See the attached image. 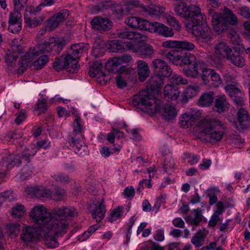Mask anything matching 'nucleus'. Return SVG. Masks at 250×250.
<instances>
[{"mask_svg":"<svg viewBox=\"0 0 250 250\" xmlns=\"http://www.w3.org/2000/svg\"><path fill=\"white\" fill-rule=\"evenodd\" d=\"M54 68L57 71L65 69L70 73H75L78 70V60L70 54H67L64 57L58 59L53 64Z\"/></svg>","mask_w":250,"mask_h":250,"instance_id":"obj_10","label":"nucleus"},{"mask_svg":"<svg viewBox=\"0 0 250 250\" xmlns=\"http://www.w3.org/2000/svg\"><path fill=\"white\" fill-rule=\"evenodd\" d=\"M90 212L93 219L99 222L104 218L106 209L103 204V199L100 202L93 203L89 206Z\"/></svg>","mask_w":250,"mask_h":250,"instance_id":"obj_18","label":"nucleus"},{"mask_svg":"<svg viewBox=\"0 0 250 250\" xmlns=\"http://www.w3.org/2000/svg\"><path fill=\"white\" fill-rule=\"evenodd\" d=\"M42 210L49 214L48 225L55 236L66 233L69 226L68 221L77 215V212L72 207H62L54 209L51 212L47 211L43 206H38Z\"/></svg>","mask_w":250,"mask_h":250,"instance_id":"obj_5","label":"nucleus"},{"mask_svg":"<svg viewBox=\"0 0 250 250\" xmlns=\"http://www.w3.org/2000/svg\"><path fill=\"white\" fill-rule=\"evenodd\" d=\"M116 35L119 38L134 40L137 42L144 41L145 38V37L141 33L130 31L126 28L118 30L116 32Z\"/></svg>","mask_w":250,"mask_h":250,"instance_id":"obj_21","label":"nucleus"},{"mask_svg":"<svg viewBox=\"0 0 250 250\" xmlns=\"http://www.w3.org/2000/svg\"><path fill=\"white\" fill-rule=\"evenodd\" d=\"M233 48L235 51L234 52L230 53L229 55L227 60H230V62L234 65L241 67L245 64V59L240 55L238 52L236 51L237 46H240V40H239V44L234 45Z\"/></svg>","mask_w":250,"mask_h":250,"instance_id":"obj_25","label":"nucleus"},{"mask_svg":"<svg viewBox=\"0 0 250 250\" xmlns=\"http://www.w3.org/2000/svg\"><path fill=\"white\" fill-rule=\"evenodd\" d=\"M37 153L35 148H31V149L25 147L20 153L12 157L10 154L7 155L9 156V166L11 168L14 167H19L22 163H29L30 158L34 156Z\"/></svg>","mask_w":250,"mask_h":250,"instance_id":"obj_11","label":"nucleus"},{"mask_svg":"<svg viewBox=\"0 0 250 250\" xmlns=\"http://www.w3.org/2000/svg\"><path fill=\"white\" fill-rule=\"evenodd\" d=\"M35 106V111L38 112V116H40L46 112L47 110L46 100L43 97L42 95L38 99V102Z\"/></svg>","mask_w":250,"mask_h":250,"instance_id":"obj_36","label":"nucleus"},{"mask_svg":"<svg viewBox=\"0 0 250 250\" xmlns=\"http://www.w3.org/2000/svg\"><path fill=\"white\" fill-rule=\"evenodd\" d=\"M123 209L122 207H119L112 211L108 218L109 221L112 223L121 218L123 214Z\"/></svg>","mask_w":250,"mask_h":250,"instance_id":"obj_44","label":"nucleus"},{"mask_svg":"<svg viewBox=\"0 0 250 250\" xmlns=\"http://www.w3.org/2000/svg\"><path fill=\"white\" fill-rule=\"evenodd\" d=\"M6 226L11 234H13L16 236L20 232V225L19 223H9Z\"/></svg>","mask_w":250,"mask_h":250,"instance_id":"obj_50","label":"nucleus"},{"mask_svg":"<svg viewBox=\"0 0 250 250\" xmlns=\"http://www.w3.org/2000/svg\"><path fill=\"white\" fill-rule=\"evenodd\" d=\"M164 96L166 98L171 100H176L179 96V89L172 85H167L164 89Z\"/></svg>","mask_w":250,"mask_h":250,"instance_id":"obj_28","label":"nucleus"},{"mask_svg":"<svg viewBox=\"0 0 250 250\" xmlns=\"http://www.w3.org/2000/svg\"><path fill=\"white\" fill-rule=\"evenodd\" d=\"M140 55L144 59H150L154 55V50L151 46L146 45L141 48Z\"/></svg>","mask_w":250,"mask_h":250,"instance_id":"obj_39","label":"nucleus"},{"mask_svg":"<svg viewBox=\"0 0 250 250\" xmlns=\"http://www.w3.org/2000/svg\"><path fill=\"white\" fill-rule=\"evenodd\" d=\"M164 56L173 64L183 66V72L187 77L195 78L199 76L202 61L197 59L194 55L173 50L165 53Z\"/></svg>","mask_w":250,"mask_h":250,"instance_id":"obj_4","label":"nucleus"},{"mask_svg":"<svg viewBox=\"0 0 250 250\" xmlns=\"http://www.w3.org/2000/svg\"><path fill=\"white\" fill-rule=\"evenodd\" d=\"M199 90V87L197 85L188 86L182 95V101L184 102L196 96Z\"/></svg>","mask_w":250,"mask_h":250,"instance_id":"obj_34","label":"nucleus"},{"mask_svg":"<svg viewBox=\"0 0 250 250\" xmlns=\"http://www.w3.org/2000/svg\"><path fill=\"white\" fill-rule=\"evenodd\" d=\"M167 20L171 26H173L177 29L180 28L181 26L179 24V21L175 17L169 16L167 17Z\"/></svg>","mask_w":250,"mask_h":250,"instance_id":"obj_64","label":"nucleus"},{"mask_svg":"<svg viewBox=\"0 0 250 250\" xmlns=\"http://www.w3.org/2000/svg\"><path fill=\"white\" fill-rule=\"evenodd\" d=\"M133 105L151 116L160 111L161 102L154 98L148 90H142L134 97Z\"/></svg>","mask_w":250,"mask_h":250,"instance_id":"obj_8","label":"nucleus"},{"mask_svg":"<svg viewBox=\"0 0 250 250\" xmlns=\"http://www.w3.org/2000/svg\"><path fill=\"white\" fill-rule=\"evenodd\" d=\"M141 9L145 16L151 17L159 16L163 13L165 11V9L163 7L153 3L149 4L147 7L145 5H141Z\"/></svg>","mask_w":250,"mask_h":250,"instance_id":"obj_23","label":"nucleus"},{"mask_svg":"<svg viewBox=\"0 0 250 250\" xmlns=\"http://www.w3.org/2000/svg\"><path fill=\"white\" fill-rule=\"evenodd\" d=\"M175 164L172 160L166 159L164 164L163 168L166 172H171Z\"/></svg>","mask_w":250,"mask_h":250,"instance_id":"obj_58","label":"nucleus"},{"mask_svg":"<svg viewBox=\"0 0 250 250\" xmlns=\"http://www.w3.org/2000/svg\"><path fill=\"white\" fill-rule=\"evenodd\" d=\"M30 216L37 226H27L23 228L21 239L25 243L33 242L42 237H44L45 244L48 247H57L59 244L50 227L48 225L49 214L37 206L32 209Z\"/></svg>","mask_w":250,"mask_h":250,"instance_id":"obj_2","label":"nucleus"},{"mask_svg":"<svg viewBox=\"0 0 250 250\" xmlns=\"http://www.w3.org/2000/svg\"><path fill=\"white\" fill-rule=\"evenodd\" d=\"M103 66V64L99 61L93 62L91 66H90L89 71L90 76L99 79L103 78L104 80H105L106 75L102 71Z\"/></svg>","mask_w":250,"mask_h":250,"instance_id":"obj_26","label":"nucleus"},{"mask_svg":"<svg viewBox=\"0 0 250 250\" xmlns=\"http://www.w3.org/2000/svg\"><path fill=\"white\" fill-rule=\"evenodd\" d=\"M26 191L28 194L32 198H51L52 196V193L50 190L41 187L28 188Z\"/></svg>","mask_w":250,"mask_h":250,"instance_id":"obj_22","label":"nucleus"},{"mask_svg":"<svg viewBox=\"0 0 250 250\" xmlns=\"http://www.w3.org/2000/svg\"><path fill=\"white\" fill-rule=\"evenodd\" d=\"M207 235L205 229L199 230L195 235L192 237L191 243L195 246L196 248H199L202 246L205 242V238Z\"/></svg>","mask_w":250,"mask_h":250,"instance_id":"obj_31","label":"nucleus"},{"mask_svg":"<svg viewBox=\"0 0 250 250\" xmlns=\"http://www.w3.org/2000/svg\"><path fill=\"white\" fill-rule=\"evenodd\" d=\"M148 31L165 37H171L174 35L172 28L158 22H150Z\"/></svg>","mask_w":250,"mask_h":250,"instance_id":"obj_14","label":"nucleus"},{"mask_svg":"<svg viewBox=\"0 0 250 250\" xmlns=\"http://www.w3.org/2000/svg\"><path fill=\"white\" fill-rule=\"evenodd\" d=\"M232 101L237 104L239 105H242L244 103L243 98L242 96V93L240 92V93L234 95V96L230 97Z\"/></svg>","mask_w":250,"mask_h":250,"instance_id":"obj_62","label":"nucleus"},{"mask_svg":"<svg viewBox=\"0 0 250 250\" xmlns=\"http://www.w3.org/2000/svg\"><path fill=\"white\" fill-rule=\"evenodd\" d=\"M200 127L205 134V140L207 142L215 143L223 139L225 127L222 122L216 119H203L200 121Z\"/></svg>","mask_w":250,"mask_h":250,"instance_id":"obj_7","label":"nucleus"},{"mask_svg":"<svg viewBox=\"0 0 250 250\" xmlns=\"http://www.w3.org/2000/svg\"><path fill=\"white\" fill-rule=\"evenodd\" d=\"M171 82L175 84H187L188 81L183 78L181 75L174 74L171 77Z\"/></svg>","mask_w":250,"mask_h":250,"instance_id":"obj_51","label":"nucleus"},{"mask_svg":"<svg viewBox=\"0 0 250 250\" xmlns=\"http://www.w3.org/2000/svg\"><path fill=\"white\" fill-rule=\"evenodd\" d=\"M66 44V41L63 38L52 37L42 43L38 44L36 47L30 49L22 56L21 64L29 62L33 60V57L38 56L40 54L49 53L54 51L56 54H60Z\"/></svg>","mask_w":250,"mask_h":250,"instance_id":"obj_6","label":"nucleus"},{"mask_svg":"<svg viewBox=\"0 0 250 250\" xmlns=\"http://www.w3.org/2000/svg\"><path fill=\"white\" fill-rule=\"evenodd\" d=\"M208 15L211 17L214 30L218 34H221L225 31H227L230 42L234 45L239 44V38L236 32L229 28L230 25H236L238 20L236 16L228 9L225 7L223 13H217L212 8L208 10Z\"/></svg>","mask_w":250,"mask_h":250,"instance_id":"obj_3","label":"nucleus"},{"mask_svg":"<svg viewBox=\"0 0 250 250\" xmlns=\"http://www.w3.org/2000/svg\"><path fill=\"white\" fill-rule=\"evenodd\" d=\"M195 46L194 44L189 41L186 40L178 41V48L187 51H191L194 49Z\"/></svg>","mask_w":250,"mask_h":250,"instance_id":"obj_40","label":"nucleus"},{"mask_svg":"<svg viewBox=\"0 0 250 250\" xmlns=\"http://www.w3.org/2000/svg\"><path fill=\"white\" fill-rule=\"evenodd\" d=\"M118 75L116 78V85L119 88H123L126 86L127 83L126 81L120 76L121 74H118Z\"/></svg>","mask_w":250,"mask_h":250,"instance_id":"obj_63","label":"nucleus"},{"mask_svg":"<svg viewBox=\"0 0 250 250\" xmlns=\"http://www.w3.org/2000/svg\"><path fill=\"white\" fill-rule=\"evenodd\" d=\"M177 116V111L174 105L167 104L165 105L162 113V117L167 121L174 119Z\"/></svg>","mask_w":250,"mask_h":250,"instance_id":"obj_29","label":"nucleus"},{"mask_svg":"<svg viewBox=\"0 0 250 250\" xmlns=\"http://www.w3.org/2000/svg\"><path fill=\"white\" fill-rule=\"evenodd\" d=\"M210 81H208L209 85H212L214 87H218L222 83V80L219 74H218L214 70L211 74L210 77Z\"/></svg>","mask_w":250,"mask_h":250,"instance_id":"obj_43","label":"nucleus"},{"mask_svg":"<svg viewBox=\"0 0 250 250\" xmlns=\"http://www.w3.org/2000/svg\"><path fill=\"white\" fill-rule=\"evenodd\" d=\"M109 45V48L112 52H123L125 50L123 42L119 40L112 41Z\"/></svg>","mask_w":250,"mask_h":250,"instance_id":"obj_38","label":"nucleus"},{"mask_svg":"<svg viewBox=\"0 0 250 250\" xmlns=\"http://www.w3.org/2000/svg\"><path fill=\"white\" fill-rule=\"evenodd\" d=\"M215 53L218 58L216 59L215 57L212 58V64L218 68H221L223 66L222 60L228 58L232 50L227 43L223 41H220L214 47Z\"/></svg>","mask_w":250,"mask_h":250,"instance_id":"obj_12","label":"nucleus"},{"mask_svg":"<svg viewBox=\"0 0 250 250\" xmlns=\"http://www.w3.org/2000/svg\"><path fill=\"white\" fill-rule=\"evenodd\" d=\"M193 212L195 213L194 218L190 216H188L185 217V219L187 223L190 224L191 225L197 226L202 221L203 215H202L200 209H193Z\"/></svg>","mask_w":250,"mask_h":250,"instance_id":"obj_33","label":"nucleus"},{"mask_svg":"<svg viewBox=\"0 0 250 250\" xmlns=\"http://www.w3.org/2000/svg\"><path fill=\"white\" fill-rule=\"evenodd\" d=\"M18 54V52L9 51V53L5 54V60L8 65L12 66L17 61L19 57Z\"/></svg>","mask_w":250,"mask_h":250,"instance_id":"obj_45","label":"nucleus"},{"mask_svg":"<svg viewBox=\"0 0 250 250\" xmlns=\"http://www.w3.org/2000/svg\"><path fill=\"white\" fill-rule=\"evenodd\" d=\"M21 22H9L8 30L13 33H18L21 29Z\"/></svg>","mask_w":250,"mask_h":250,"instance_id":"obj_55","label":"nucleus"},{"mask_svg":"<svg viewBox=\"0 0 250 250\" xmlns=\"http://www.w3.org/2000/svg\"><path fill=\"white\" fill-rule=\"evenodd\" d=\"M229 108V104L225 95L217 97L215 100L214 111L222 113L226 112Z\"/></svg>","mask_w":250,"mask_h":250,"instance_id":"obj_24","label":"nucleus"},{"mask_svg":"<svg viewBox=\"0 0 250 250\" xmlns=\"http://www.w3.org/2000/svg\"><path fill=\"white\" fill-rule=\"evenodd\" d=\"M213 100V93L212 92L207 93L202 95L199 100V104L203 106H208Z\"/></svg>","mask_w":250,"mask_h":250,"instance_id":"obj_37","label":"nucleus"},{"mask_svg":"<svg viewBox=\"0 0 250 250\" xmlns=\"http://www.w3.org/2000/svg\"><path fill=\"white\" fill-rule=\"evenodd\" d=\"M138 74L139 81H145L149 76L150 70L147 63L143 61L139 60L137 62Z\"/></svg>","mask_w":250,"mask_h":250,"instance_id":"obj_27","label":"nucleus"},{"mask_svg":"<svg viewBox=\"0 0 250 250\" xmlns=\"http://www.w3.org/2000/svg\"><path fill=\"white\" fill-rule=\"evenodd\" d=\"M178 41H167L162 43V46L167 48H178Z\"/></svg>","mask_w":250,"mask_h":250,"instance_id":"obj_60","label":"nucleus"},{"mask_svg":"<svg viewBox=\"0 0 250 250\" xmlns=\"http://www.w3.org/2000/svg\"><path fill=\"white\" fill-rule=\"evenodd\" d=\"M131 60V56L128 54H124L120 57L114 58L106 62L105 69L109 72L122 74L125 70V66L123 64L129 62Z\"/></svg>","mask_w":250,"mask_h":250,"instance_id":"obj_9","label":"nucleus"},{"mask_svg":"<svg viewBox=\"0 0 250 250\" xmlns=\"http://www.w3.org/2000/svg\"><path fill=\"white\" fill-rule=\"evenodd\" d=\"M237 120L239 123L240 125L242 128H245L247 125L245 122L249 121V116L247 111L244 108H241L238 110L236 113Z\"/></svg>","mask_w":250,"mask_h":250,"instance_id":"obj_35","label":"nucleus"},{"mask_svg":"<svg viewBox=\"0 0 250 250\" xmlns=\"http://www.w3.org/2000/svg\"><path fill=\"white\" fill-rule=\"evenodd\" d=\"M151 68L154 75L169 77L172 75V70L167 62L162 59L153 60L150 64Z\"/></svg>","mask_w":250,"mask_h":250,"instance_id":"obj_13","label":"nucleus"},{"mask_svg":"<svg viewBox=\"0 0 250 250\" xmlns=\"http://www.w3.org/2000/svg\"><path fill=\"white\" fill-rule=\"evenodd\" d=\"M53 177L56 181L61 183H68L70 181L69 177L67 175L61 172L54 174Z\"/></svg>","mask_w":250,"mask_h":250,"instance_id":"obj_52","label":"nucleus"},{"mask_svg":"<svg viewBox=\"0 0 250 250\" xmlns=\"http://www.w3.org/2000/svg\"><path fill=\"white\" fill-rule=\"evenodd\" d=\"M21 14L18 10H14L9 16V22L17 23L21 22Z\"/></svg>","mask_w":250,"mask_h":250,"instance_id":"obj_53","label":"nucleus"},{"mask_svg":"<svg viewBox=\"0 0 250 250\" xmlns=\"http://www.w3.org/2000/svg\"><path fill=\"white\" fill-rule=\"evenodd\" d=\"M202 71V74L201 75V77L202 80H203L204 83L205 84L207 85L209 84V82L208 80V78L209 77H210L211 74L213 73L214 71V70L211 69H208L207 68L204 67V63L202 62V68L201 69Z\"/></svg>","mask_w":250,"mask_h":250,"instance_id":"obj_47","label":"nucleus"},{"mask_svg":"<svg viewBox=\"0 0 250 250\" xmlns=\"http://www.w3.org/2000/svg\"><path fill=\"white\" fill-rule=\"evenodd\" d=\"M24 207L21 204H17L12 208L11 215L14 218H20L24 213Z\"/></svg>","mask_w":250,"mask_h":250,"instance_id":"obj_42","label":"nucleus"},{"mask_svg":"<svg viewBox=\"0 0 250 250\" xmlns=\"http://www.w3.org/2000/svg\"><path fill=\"white\" fill-rule=\"evenodd\" d=\"M201 115L197 110H190L181 116L179 119L180 124L185 128H188L193 125L196 121L198 120Z\"/></svg>","mask_w":250,"mask_h":250,"instance_id":"obj_16","label":"nucleus"},{"mask_svg":"<svg viewBox=\"0 0 250 250\" xmlns=\"http://www.w3.org/2000/svg\"><path fill=\"white\" fill-rule=\"evenodd\" d=\"M238 13L245 19H250V8L247 6H242L238 9Z\"/></svg>","mask_w":250,"mask_h":250,"instance_id":"obj_54","label":"nucleus"},{"mask_svg":"<svg viewBox=\"0 0 250 250\" xmlns=\"http://www.w3.org/2000/svg\"><path fill=\"white\" fill-rule=\"evenodd\" d=\"M32 168L26 172L25 168L22 169V172L20 174L19 178L21 181L26 180L28 177H30L33 173Z\"/></svg>","mask_w":250,"mask_h":250,"instance_id":"obj_61","label":"nucleus"},{"mask_svg":"<svg viewBox=\"0 0 250 250\" xmlns=\"http://www.w3.org/2000/svg\"><path fill=\"white\" fill-rule=\"evenodd\" d=\"M83 132L82 122L80 118H77L74 121V129L72 135L69 136H80L83 135Z\"/></svg>","mask_w":250,"mask_h":250,"instance_id":"obj_41","label":"nucleus"},{"mask_svg":"<svg viewBox=\"0 0 250 250\" xmlns=\"http://www.w3.org/2000/svg\"><path fill=\"white\" fill-rule=\"evenodd\" d=\"M92 28L95 30L104 31L110 30L112 27V22L108 19L96 17L91 21Z\"/></svg>","mask_w":250,"mask_h":250,"instance_id":"obj_20","label":"nucleus"},{"mask_svg":"<svg viewBox=\"0 0 250 250\" xmlns=\"http://www.w3.org/2000/svg\"><path fill=\"white\" fill-rule=\"evenodd\" d=\"M48 60L49 59L47 55H42L34 62V66L36 69H41L48 62Z\"/></svg>","mask_w":250,"mask_h":250,"instance_id":"obj_46","label":"nucleus"},{"mask_svg":"<svg viewBox=\"0 0 250 250\" xmlns=\"http://www.w3.org/2000/svg\"><path fill=\"white\" fill-rule=\"evenodd\" d=\"M164 77L154 75L148 80V84L152 90L158 91L164 84Z\"/></svg>","mask_w":250,"mask_h":250,"instance_id":"obj_32","label":"nucleus"},{"mask_svg":"<svg viewBox=\"0 0 250 250\" xmlns=\"http://www.w3.org/2000/svg\"><path fill=\"white\" fill-rule=\"evenodd\" d=\"M83 135L80 136H69L67 142L70 147H72L75 152L79 155H82L87 152V146L82 144Z\"/></svg>","mask_w":250,"mask_h":250,"instance_id":"obj_17","label":"nucleus"},{"mask_svg":"<svg viewBox=\"0 0 250 250\" xmlns=\"http://www.w3.org/2000/svg\"><path fill=\"white\" fill-rule=\"evenodd\" d=\"M174 12L176 15L191 22L188 26L199 43H208L212 40L211 30L205 21V16L201 13L199 6L193 4L187 5L180 2L174 5Z\"/></svg>","mask_w":250,"mask_h":250,"instance_id":"obj_1","label":"nucleus"},{"mask_svg":"<svg viewBox=\"0 0 250 250\" xmlns=\"http://www.w3.org/2000/svg\"><path fill=\"white\" fill-rule=\"evenodd\" d=\"M11 50L20 53L22 52V46L18 42L17 39H14L10 43Z\"/></svg>","mask_w":250,"mask_h":250,"instance_id":"obj_56","label":"nucleus"},{"mask_svg":"<svg viewBox=\"0 0 250 250\" xmlns=\"http://www.w3.org/2000/svg\"><path fill=\"white\" fill-rule=\"evenodd\" d=\"M24 20L25 22L30 27H35L40 23V21L37 20H32L28 14H24Z\"/></svg>","mask_w":250,"mask_h":250,"instance_id":"obj_57","label":"nucleus"},{"mask_svg":"<svg viewBox=\"0 0 250 250\" xmlns=\"http://www.w3.org/2000/svg\"><path fill=\"white\" fill-rule=\"evenodd\" d=\"M9 165V156L6 154L0 160V170L6 171L11 169Z\"/></svg>","mask_w":250,"mask_h":250,"instance_id":"obj_49","label":"nucleus"},{"mask_svg":"<svg viewBox=\"0 0 250 250\" xmlns=\"http://www.w3.org/2000/svg\"><path fill=\"white\" fill-rule=\"evenodd\" d=\"M125 23L132 28L148 31L150 22L141 18L131 17L125 19Z\"/></svg>","mask_w":250,"mask_h":250,"instance_id":"obj_19","label":"nucleus"},{"mask_svg":"<svg viewBox=\"0 0 250 250\" xmlns=\"http://www.w3.org/2000/svg\"><path fill=\"white\" fill-rule=\"evenodd\" d=\"M65 194L64 190L60 188L55 189V193L53 195V199L59 201L63 199Z\"/></svg>","mask_w":250,"mask_h":250,"instance_id":"obj_59","label":"nucleus"},{"mask_svg":"<svg viewBox=\"0 0 250 250\" xmlns=\"http://www.w3.org/2000/svg\"><path fill=\"white\" fill-rule=\"evenodd\" d=\"M88 48V45L84 43L72 45L71 47V54L73 56L72 57L77 60V58H79L82 54L87 51Z\"/></svg>","mask_w":250,"mask_h":250,"instance_id":"obj_30","label":"nucleus"},{"mask_svg":"<svg viewBox=\"0 0 250 250\" xmlns=\"http://www.w3.org/2000/svg\"><path fill=\"white\" fill-rule=\"evenodd\" d=\"M226 92L230 97L240 93V90L237 86V83L226 85L225 87Z\"/></svg>","mask_w":250,"mask_h":250,"instance_id":"obj_48","label":"nucleus"},{"mask_svg":"<svg viewBox=\"0 0 250 250\" xmlns=\"http://www.w3.org/2000/svg\"><path fill=\"white\" fill-rule=\"evenodd\" d=\"M69 15V11L66 9L55 14L47 21L46 26V30H54L59 26L60 23L67 19Z\"/></svg>","mask_w":250,"mask_h":250,"instance_id":"obj_15","label":"nucleus"}]
</instances>
